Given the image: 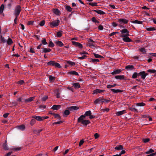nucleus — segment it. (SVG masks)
Here are the masks:
<instances>
[{
	"instance_id": "f257e3e1",
	"label": "nucleus",
	"mask_w": 156,
	"mask_h": 156,
	"mask_svg": "<svg viewBox=\"0 0 156 156\" xmlns=\"http://www.w3.org/2000/svg\"><path fill=\"white\" fill-rule=\"evenodd\" d=\"M21 7L20 5H16L14 12V14L15 16H18L21 11Z\"/></svg>"
},
{
	"instance_id": "f03ea898",
	"label": "nucleus",
	"mask_w": 156,
	"mask_h": 156,
	"mask_svg": "<svg viewBox=\"0 0 156 156\" xmlns=\"http://www.w3.org/2000/svg\"><path fill=\"white\" fill-rule=\"evenodd\" d=\"M118 21L119 23L120 24L119 26L120 27L124 28V27L121 24H124L127 23L128 20L125 19H118Z\"/></svg>"
},
{
	"instance_id": "7ed1b4c3",
	"label": "nucleus",
	"mask_w": 156,
	"mask_h": 156,
	"mask_svg": "<svg viewBox=\"0 0 156 156\" xmlns=\"http://www.w3.org/2000/svg\"><path fill=\"white\" fill-rule=\"evenodd\" d=\"M59 20H56L55 21L51 22L50 23V26L52 28L57 26L59 25Z\"/></svg>"
},
{
	"instance_id": "20e7f679",
	"label": "nucleus",
	"mask_w": 156,
	"mask_h": 156,
	"mask_svg": "<svg viewBox=\"0 0 156 156\" xmlns=\"http://www.w3.org/2000/svg\"><path fill=\"white\" fill-rule=\"evenodd\" d=\"M138 76H141L142 78L144 79L145 78L146 76L148 75L147 73H146L144 71L140 72L138 73Z\"/></svg>"
},
{
	"instance_id": "39448f33",
	"label": "nucleus",
	"mask_w": 156,
	"mask_h": 156,
	"mask_svg": "<svg viewBox=\"0 0 156 156\" xmlns=\"http://www.w3.org/2000/svg\"><path fill=\"white\" fill-rule=\"evenodd\" d=\"M104 102V99L102 97H100L94 101V103L95 104H97L98 103H100L101 102L103 103Z\"/></svg>"
},
{
	"instance_id": "423d86ee",
	"label": "nucleus",
	"mask_w": 156,
	"mask_h": 156,
	"mask_svg": "<svg viewBox=\"0 0 156 156\" xmlns=\"http://www.w3.org/2000/svg\"><path fill=\"white\" fill-rule=\"evenodd\" d=\"M72 43L73 44L75 45V46L76 47H78L80 48H83L82 45L80 43L74 41H72Z\"/></svg>"
},
{
	"instance_id": "0eeeda50",
	"label": "nucleus",
	"mask_w": 156,
	"mask_h": 156,
	"mask_svg": "<svg viewBox=\"0 0 156 156\" xmlns=\"http://www.w3.org/2000/svg\"><path fill=\"white\" fill-rule=\"evenodd\" d=\"M40 51V52L42 53H47L50 52L51 51V49L48 48H41Z\"/></svg>"
},
{
	"instance_id": "6e6552de",
	"label": "nucleus",
	"mask_w": 156,
	"mask_h": 156,
	"mask_svg": "<svg viewBox=\"0 0 156 156\" xmlns=\"http://www.w3.org/2000/svg\"><path fill=\"white\" fill-rule=\"evenodd\" d=\"M32 118L39 121H43V119H44L43 116H39L36 115L32 116Z\"/></svg>"
},
{
	"instance_id": "1a4fd4ad",
	"label": "nucleus",
	"mask_w": 156,
	"mask_h": 156,
	"mask_svg": "<svg viewBox=\"0 0 156 156\" xmlns=\"http://www.w3.org/2000/svg\"><path fill=\"white\" fill-rule=\"evenodd\" d=\"M79 108V107L76 106H72L68 108L69 110L72 111H73L75 110H78Z\"/></svg>"
},
{
	"instance_id": "9d476101",
	"label": "nucleus",
	"mask_w": 156,
	"mask_h": 156,
	"mask_svg": "<svg viewBox=\"0 0 156 156\" xmlns=\"http://www.w3.org/2000/svg\"><path fill=\"white\" fill-rule=\"evenodd\" d=\"M80 122H81V124H83L84 126H87L88 124L90 123V122L89 120L86 119L81 121Z\"/></svg>"
},
{
	"instance_id": "9b49d317",
	"label": "nucleus",
	"mask_w": 156,
	"mask_h": 156,
	"mask_svg": "<svg viewBox=\"0 0 156 156\" xmlns=\"http://www.w3.org/2000/svg\"><path fill=\"white\" fill-rule=\"evenodd\" d=\"M35 98L34 97H30L29 98L25 99L24 100V102L26 103H29L33 101Z\"/></svg>"
},
{
	"instance_id": "f8f14e48",
	"label": "nucleus",
	"mask_w": 156,
	"mask_h": 156,
	"mask_svg": "<svg viewBox=\"0 0 156 156\" xmlns=\"http://www.w3.org/2000/svg\"><path fill=\"white\" fill-rule=\"evenodd\" d=\"M122 72V70L120 69H117L115 70L114 71L111 73V74L113 75L119 74Z\"/></svg>"
},
{
	"instance_id": "ddd939ff",
	"label": "nucleus",
	"mask_w": 156,
	"mask_h": 156,
	"mask_svg": "<svg viewBox=\"0 0 156 156\" xmlns=\"http://www.w3.org/2000/svg\"><path fill=\"white\" fill-rule=\"evenodd\" d=\"M88 41L89 42V46L90 47H91V46L94 47V41L93 40L90 38H89L88 40Z\"/></svg>"
},
{
	"instance_id": "4468645a",
	"label": "nucleus",
	"mask_w": 156,
	"mask_h": 156,
	"mask_svg": "<svg viewBox=\"0 0 156 156\" xmlns=\"http://www.w3.org/2000/svg\"><path fill=\"white\" fill-rule=\"evenodd\" d=\"M86 116L84 115H81L79 118H78L77 119V121L78 122H80L81 121H82L83 120H84V119L85 118Z\"/></svg>"
},
{
	"instance_id": "2eb2a0df",
	"label": "nucleus",
	"mask_w": 156,
	"mask_h": 156,
	"mask_svg": "<svg viewBox=\"0 0 156 156\" xmlns=\"http://www.w3.org/2000/svg\"><path fill=\"white\" fill-rule=\"evenodd\" d=\"M115 78L117 79L123 80L125 79V76L123 75H117L115 76Z\"/></svg>"
},
{
	"instance_id": "dca6fc26",
	"label": "nucleus",
	"mask_w": 156,
	"mask_h": 156,
	"mask_svg": "<svg viewBox=\"0 0 156 156\" xmlns=\"http://www.w3.org/2000/svg\"><path fill=\"white\" fill-rule=\"evenodd\" d=\"M110 90L112 91L114 93H117L119 92H123V90H115L113 89H110Z\"/></svg>"
},
{
	"instance_id": "f3484780",
	"label": "nucleus",
	"mask_w": 156,
	"mask_h": 156,
	"mask_svg": "<svg viewBox=\"0 0 156 156\" xmlns=\"http://www.w3.org/2000/svg\"><path fill=\"white\" fill-rule=\"evenodd\" d=\"M61 107V106L60 105H54L51 108L53 110H58Z\"/></svg>"
},
{
	"instance_id": "a211bd4d",
	"label": "nucleus",
	"mask_w": 156,
	"mask_h": 156,
	"mask_svg": "<svg viewBox=\"0 0 156 156\" xmlns=\"http://www.w3.org/2000/svg\"><path fill=\"white\" fill-rule=\"evenodd\" d=\"M126 113V111L125 110H123L117 112H116V114L117 115L120 116L123 115Z\"/></svg>"
},
{
	"instance_id": "6ab92c4d",
	"label": "nucleus",
	"mask_w": 156,
	"mask_h": 156,
	"mask_svg": "<svg viewBox=\"0 0 156 156\" xmlns=\"http://www.w3.org/2000/svg\"><path fill=\"white\" fill-rule=\"evenodd\" d=\"M125 69L127 70H132L134 69L133 65H128L125 67Z\"/></svg>"
},
{
	"instance_id": "aec40b11",
	"label": "nucleus",
	"mask_w": 156,
	"mask_h": 156,
	"mask_svg": "<svg viewBox=\"0 0 156 156\" xmlns=\"http://www.w3.org/2000/svg\"><path fill=\"white\" fill-rule=\"evenodd\" d=\"M122 40L124 41L125 42H130L132 41V40L128 37H126L123 38H122Z\"/></svg>"
},
{
	"instance_id": "412c9836",
	"label": "nucleus",
	"mask_w": 156,
	"mask_h": 156,
	"mask_svg": "<svg viewBox=\"0 0 156 156\" xmlns=\"http://www.w3.org/2000/svg\"><path fill=\"white\" fill-rule=\"evenodd\" d=\"M93 11L97 13L98 14H100V15H104L105 14V12H103L102 11L100 10H93Z\"/></svg>"
},
{
	"instance_id": "4be33fe9",
	"label": "nucleus",
	"mask_w": 156,
	"mask_h": 156,
	"mask_svg": "<svg viewBox=\"0 0 156 156\" xmlns=\"http://www.w3.org/2000/svg\"><path fill=\"white\" fill-rule=\"evenodd\" d=\"M72 85L76 89L79 88L81 87L79 83H73L72 84Z\"/></svg>"
},
{
	"instance_id": "5701e85b",
	"label": "nucleus",
	"mask_w": 156,
	"mask_h": 156,
	"mask_svg": "<svg viewBox=\"0 0 156 156\" xmlns=\"http://www.w3.org/2000/svg\"><path fill=\"white\" fill-rule=\"evenodd\" d=\"M68 73L69 74L72 75H75L76 76H78L79 74L78 73L76 72L75 71H73L69 72Z\"/></svg>"
},
{
	"instance_id": "b1692460",
	"label": "nucleus",
	"mask_w": 156,
	"mask_h": 156,
	"mask_svg": "<svg viewBox=\"0 0 156 156\" xmlns=\"http://www.w3.org/2000/svg\"><path fill=\"white\" fill-rule=\"evenodd\" d=\"M6 42L8 44L10 45L12 44L13 41L12 39L10 38H9L7 40H6Z\"/></svg>"
},
{
	"instance_id": "393cba45",
	"label": "nucleus",
	"mask_w": 156,
	"mask_h": 156,
	"mask_svg": "<svg viewBox=\"0 0 156 156\" xmlns=\"http://www.w3.org/2000/svg\"><path fill=\"white\" fill-rule=\"evenodd\" d=\"M115 149L117 150H119L123 149V146L122 145H117L115 147Z\"/></svg>"
},
{
	"instance_id": "a878e982",
	"label": "nucleus",
	"mask_w": 156,
	"mask_h": 156,
	"mask_svg": "<svg viewBox=\"0 0 156 156\" xmlns=\"http://www.w3.org/2000/svg\"><path fill=\"white\" fill-rule=\"evenodd\" d=\"M43 129H34L33 130V132L37 134H38L39 133L42 131Z\"/></svg>"
},
{
	"instance_id": "bb28decb",
	"label": "nucleus",
	"mask_w": 156,
	"mask_h": 156,
	"mask_svg": "<svg viewBox=\"0 0 156 156\" xmlns=\"http://www.w3.org/2000/svg\"><path fill=\"white\" fill-rule=\"evenodd\" d=\"M49 82L50 83L53 82L55 79V77L52 76L51 75L49 76Z\"/></svg>"
},
{
	"instance_id": "cd10ccee",
	"label": "nucleus",
	"mask_w": 156,
	"mask_h": 156,
	"mask_svg": "<svg viewBox=\"0 0 156 156\" xmlns=\"http://www.w3.org/2000/svg\"><path fill=\"white\" fill-rule=\"evenodd\" d=\"M121 32L122 34H127L128 33V34H129V31H128L127 29L124 28L122 30Z\"/></svg>"
},
{
	"instance_id": "c85d7f7f",
	"label": "nucleus",
	"mask_w": 156,
	"mask_h": 156,
	"mask_svg": "<svg viewBox=\"0 0 156 156\" xmlns=\"http://www.w3.org/2000/svg\"><path fill=\"white\" fill-rule=\"evenodd\" d=\"M55 43L56 44L58 45L59 46L62 47L63 45V43L60 41H57L55 42Z\"/></svg>"
},
{
	"instance_id": "c756f323",
	"label": "nucleus",
	"mask_w": 156,
	"mask_h": 156,
	"mask_svg": "<svg viewBox=\"0 0 156 156\" xmlns=\"http://www.w3.org/2000/svg\"><path fill=\"white\" fill-rule=\"evenodd\" d=\"M53 12L55 14L57 15H60V11L58 10V9H54Z\"/></svg>"
},
{
	"instance_id": "7c9ffc66",
	"label": "nucleus",
	"mask_w": 156,
	"mask_h": 156,
	"mask_svg": "<svg viewBox=\"0 0 156 156\" xmlns=\"http://www.w3.org/2000/svg\"><path fill=\"white\" fill-rule=\"evenodd\" d=\"M93 54L95 58H104L103 56L99 55L96 54L94 53Z\"/></svg>"
},
{
	"instance_id": "2f4dec72",
	"label": "nucleus",
	"mask_w": 156,
	"mask_h": 156,
	"mask_svg": "<svg viewBox=\"0 0 156 156\" xmlns=\"http://www.w3.org/2000/svg\"><path fill=\"white\" fill-rule=\"evenodd\" d=\"M55 93L56 94V95L57 98H59L60 97V94L59 92V90L58 89L56 90L55 92Z\"/></svg>"
},
{
	"instance_id": "473e14b6",
	"label": "nucleus",
	"mask_w": 156,
	"mask_h": 156,
	"mask_svg": "<svg viewBox=\"0 0 156 156\" xmlns=\"http://www.w3.org/2000/svg\"><path fill=\"white\" fill-rule=\"evenodd\" d=\"M62 31L61 30H60L57 33V36L56 37H61L62 35Z\"/></svg>"
},
{
	"instance_id": "72a5a7b5",
	"label": "nucleus",
	"mask_w": 156,
	"mask_h": 156,
	"mask_svg": "<svg viewBox=\"0 0 156 156\" xmlns=\"http://www.w3.org/2000/svg\"><path fill=\"white\" fill-rule=\"evenodd\" d=\"M55 62L54 61H51L47 63V65L54 66Z\"/></svg>"
},
{
	"instance_id": "f704fd0d",
	"label": "nucleus",
	"mask_w": 156,
	"mask_h": 156,
	"mask_svg": "<svg viewBox=\"0 0 156 156\" xmlns=\"http://www.w3.org/2000/svg\"><path fill=\"white\" fill-rule=\"evenodd\" d=\"M138 73L136 72H134L132 76V78L133 79H136L138 76Z\"/></svg>"
},
{
	"instance_id": "c9c22d12",
	"label": "nucleus",
	"mask_w": 156,
	"mask_h": 156,
	"mask_svg": "<svg viewBox=\"0 0 156 156\" xmlns=\"http://www.w3.org/2000/svg\"><path fill=\"white\" fill-rule=\"evenodd\" d=\"M0 40L3 43H5L6 42V39H5L4 37L2 35L0 36Z\"/></svg>"
},
{
	"instance_id": "e433bc0d",
	"label": "nucleus",
	"mask_w": 156,
	"mask_h": 156,
	"mask_svg": "<svg viewBox=\"0 0 156 156\" xmlns=\"http://www.w3.org/2000/svg\"><path fill=\"white\" fill-rule=\"evenodd\" d=\"M146 30L148 31H153L155 30L156 29L155 27H148L147 28Z\"/></svg>"
},
{
	"instance_id": "4c0bfd02",
	"label": "nucleus",
	"mask_w": 156,
	"mask_h": 156,
	"mask_svg": "<svg viewBox=\"0 0 156 156\" xmlns=\"http://www.w3.org/2000/svg\"><path fill=\"white\" fill-rule=\"evenodd\" d=\"M66 9L68 11L71 12L72 11V8L70 6L67 5L66 6Z\"/></svg>"
},
{
	"instance_id": "58836bf2",
	"label": "nucleus",
	"mask_w": 156,
	"mask_h": 156,
	"mask_svg": "<svg viewBox=\"0 0 156 156\" xmlns=\"http://www.w3.org/2000/svg\"><path fill=\"white\" fill-rule=\"evenodd\" d=\"M3 148L5 150H8V147L7 144L6 143H4L3 145Z\"/></svg>"
},
{
	"instance_id": "ea45409f",
	"label": "nucleus",
	"mask_w": 156,
	"mask_h": 156,
	"mask_svg": "<svg viewBox=\"0 0 156 156\" xmlns=\"http://www.w3.org/2000/svg\"><path fill=\"white\" fill-rule=\"evenodd\" d=\"M18 128L19 129L23 131L25 129V126L24 125H21L19 126Z\"/></svg>"
},
{
	"instance_id": "a19ab883",
	"label": "nucleus",
	"mask_w": 156,
	"mask_h": 156,
	"mask_svg": "<svg viewBox=\"0 0 156 156\" xmlns=\"http://www.w3.org/2000/svg\"><path fill=\"white\" fill-rule=\"evenodd\" d=\"M119 34H120V37H121L125 38L126 37H128L129 36V34L128 33L126 34H121L119 33Z\"/></svg>"
},
{
	"instance_id": "79ce46f5",
	"label": "nucleus",
	"mask_w": 156,
	"mask_h": 156,
	"mask_svg": "<svg viewBox=\"0 0 156 156\" xmlns=\"http://www.w3.org/2000/svg\"><path fill=\"white\" fill-rule=\"evenodd\" d=\"M132 23H133L138 24H141L142 23V21H138L137 20H136L133 21H132Z\"/></svg>"
},
{
	"instance_id": "37998d69",
	"label": "nucleus",
	"mask_w": 156,
	"mask_h": 156,
	"mask_svg": "<svg viewBox=\"0 0 156 156\" xmlns=\"http://www.w3.org/2000/svg\"><path fill=\"white\" fill-rule=\"evenodd\" d=\"M91 114V112L90 110L86 111L85 113V115L87 116H88Z\"/></svg>"
},
{
	"instance_id": "c03bdc74",
	"label": "nucleus",
	"mask_w": 156,
	"mask_h": 156,
	"mask_svg": "<svg viewBox=\"0 0 156 156\" xmlns=\"http://www.w3.org/2000/svg\"><path fill=\"white\" fill-rule=\"evenodd\" d=\"M117 86V84H114L113 85H108L107 86V88H111L113 87H115L116 86Z\"/></svg>"
},
{
	"instance_id": "a18cd8bd",
	"label": "nucleus",
	"mask_w": 156,
	"mask_h": 156,
	"mask_svg": "<svg viewBox=\"0 0 156 156\" xmlns=\"http://www.w3.org/2000/svg\"><path fill=\"white\" fill-rule=\"evenodd\" d=\"M36 119H32L31 121H30V124L31 125L33 126L34 124L36 122L35 120Z\"/></svg>"
},
{
	"instance_id": "49530a36",
	"label": "nucleus",
	"mask_w": 156,
	"mask_h": 156,
	"mask_svg": "<svg viewBox=\"0 0 156 156\" xmlns=\"http://www.w3.org/2000/svg\"><path fill=\"white\" fill-rule=\"evenodd\" d=\"M67 63L68 64L70 65L71 66H74L75 65V62H72V61H68L67 62Z\"/></svg>"
},
{
	"instance_id": "de8ad7c7",
	"label": "nucleus",
	"mask_w": 156,
	"mask_h": 156,
	"mask_svg": "<svg viewBox=\"0 0 156 156\" xmlns=\"http://www.w3.org/2000/svg\"><path fill=\"white\" fill-rule=\"evenodd\" d=\"M140 51L142 52L143 54H145L146 52L145 49L144 48H142L139 49Z\"/></svg>"
},
{
	"instance_id": "09e8293b",
	"label": "nucleus",
	"mask_w": 156,
	"mask_h": 156,
	"mask_svg": "<svg viewBox=\"0 0 156 156\" xmlns=\"http://www.w3.org/2000/svg\"><path fill=\"white\" fill-rule=\"evenodd\" d=\"M90 62H99L100 61V60L98 59H92V58H90Z\"/></svg>"
},
{
	"instance_id": "8fccbe9b",
	"label": "nucleus",
	"mask_w": 156,
	"mask_h": 156,
	"mask_svg": "<svg viewBox=\"0 0 156 156\" xmlns=\"http://www.w3.org/2000/svg\"><path fill=\"white\" fill-rule=\"evenodd\" d=\"M4 6L3 4H2L0 7V13L3 12L4 10Z\"/></svg>"
},
{
	"instance_id": "3c124183",
	"label": "nucleus",
	"mask_w": 156,
	"mask_h": 156,
	"mask_svg": "<svg viewBox=\"0 0 156 156\" xmlns=\"http://www.w3.org/2000/svg\"><path fill=\"white\" fill-rule=\"evenodd\" d=\"M42 44L46 45L48 44L47 42L46 41V40L45 38H43V40L41 41Z\"/></svg>"
},
{
	"instance_id": "603ef678",
	"label": "nucleus",
	"mask_w": 156,
	"mask_h": 156,
	"mask_svg": "<svg viewBox=\"0 0 156 156\" xmlns=\"http://www.w3.org/2000/svg\"><path fill=\"white\" fill-rule=\"evenodd\" d=\"M53 116L55 118H58L59 119V120H60L61 119V117L59 115H58V114H55V113H54Z\"/></svg>"
},
{
	"instance_id": "864d4df0",
	"label": "nucleus",
	"mask_w": 156,
	"mask_h": 156,
	"mask_svg": "<svg viewBox=\"0 0 156 156\" xmlns=\"http://www.w3.org/2000/svg\"><path fill=\"white\" fill-rule=\"evenodd\" d=\"M145 105V104L143 102L138 103L136 104V105L138 106H144Z\"/></svg>"
},
{
	"instance_id": "5fc2aeb1",
	"label": "nucleus",
	"mask_w": 156,
	"mask_h": 156,
	"mask_svg": "<svg viewBox=\"0 0 156 156\" xmlns=\"http://www.w3.org/2000/svg\"><path fill=\"white\" fill-rule=\"evenodd\" d=\"M147 72L151 73H156V70L155 69H149L147 70Z\"/></svg>"
},
{
	"instance_id": "6e6d98bb",
	"label": "nucleus",
	"mask_w": 156,
	"mask_h": 156,
	"mask_svg": "<svg viewBox=\"0 0 156 156\" xmlns=\"http://www.w3.org/2000/svg\"><path fill=\"white\" fill-rule=\"evenodd\" d=\"M54 66H55V67H57L58 68H61V66L58 63L56 62H55Z\"/></svg>"
},
{
	"instance_id": "4d7b16f0",
	"label": "nucleus",
	"mask_w": 156,
	"mask_h": 156,
	"mask_svg": "<svg viewBox=\"0 0 156 156\" xmlns=\"http://www.w3.org/2000/svg\"><path fill=\"white\" fill-rule=\"evenodd\" d=\"M129 109L133 112H138V110L137 109L133 107H131L129 108Z\"/></svg>"
},
{
	"instance_id": "13d9d810",
	"label": "nucleus",
	"mask_w": 156,
	"mask_h": 156,
	"mask_svg": "<svg viewBox=\"0 0 156 156\" xmlns=\"http://www.w3.org/2000/svg\"><path fill=\"white\" fill-rule=\"evenodd\" d=\"M97 3L96 2H94L93 3H88V4L89 5H90L92 6H97Z\"/></svg>"
},
{
	"instance_id": "bf43d9fd",
	"label": "nucleus",
	"mask_w": 156,
	"mask_h": 156,
	"mask_svg": "<svg viewBox=\"0 0 156 156\" xmlns=\"http://www.w3.org/2000/svg\"><path fill=\"white\" fill-rule=\"evenodd\" d=\"M69 113L70 112L69 111V110H65L64 113V114L66 116L68 115Z\"/></svg>"
},
{
	"instance_id": "052dcab7",
	"label": "nucleus",
	"mask_w": 156,
	"mask_h": 156,
	"mask_svg": "<svg viewBox=\"0 0 156 156\" xmlns=\"http://www.w3.org/2000/svg\"><path fill=\"white\" fill-rule=\"evenodd\" d=\"M100 90L99 89H96L95 90H94L93 91V94H97L98 93H100Z\"/></svg>"
},
{
	"instance_id": "680f3d73",
	"label": "nucleus",
	"mask_w": 156,
	"mask_h": 156,
	"mask_svg": "<svg viewBox=\"0 0 156 156\" xmlns=\"http://www.w3.org/2000/svg\"><path fill=\"white\" fill-rule=\"evenodd\" d=\"M154 152V151L152 149H150L149 151H146L145 152V153L146 154H149Z\"/></svg>"
},
{
	"instance_id": "e2e57ef3",
	"label": "nucleus",
	"mask_w": 156,
	"mask_h": 156,
	"mask_svg": "<svg viewBox=\"0 0 156 156\" xmlns=\"http://www.w3.org/2000/svg\"><path fill=\"white\" fill-rule=\"evenodd\" d=\"M55 45L54 43L51 41H50L49 44L48 45V47H53Z\"/></svg>"
},
{
	"instance_id": "0e129e2a",
	"label": "nucleus",
	"mask_w": 156,
	"mask_h": 156,
	"mask_svg": "<svg viewBox=\"0 0 156 156\" xmlns=\"http://www.w3.org/2000/svg\"><path fill=\"white\" fill-rule=\"evenodd\" d=\"M119 34V33L118 32H112V33L109 34V37H111V36H112L115 35V34Z\"/></svg>"
},
{
	"instance_id": "69168bd1",
	"label": "nucleus",
	"mask_w": 156,
	"mask_h": 156,
	"mask_svg": "<svg viewBox=\"0 0 156 156\" xmlns=\"http://www.w3.org/2000/svg\"><path fill=\"white\" fill-rule=\"evenodd\" d=\"M17 83L20 85H23L24 83V81L23 80H20Z\"/></svg>"
},
{
	"instance_id": "338daca9",
	"label": "nucleus",
	"mask_w": 156,
	"mask_h": 156,
	"mask_svg": "<svg viewBox=\"0 0 156 156\" xmlns=\"http://www.w3.org/2000/svg\"><path fill=\"white\" fill-rule=\"evenodd\" d=\"M91 20L94 23H99V22L98 21L96 20V18L95 17H93L92 18Z\"/></svg>"
},
{
	"instance_id": "774afa93",
	"label": "nucleus",
	"mask_w": 156,
	"mask_h": 156,
	"mask_svg": "<svg viewBox=\"0 0 156 156\" xmlns=\"http://www.w3.org/2000/svg\"><path fill=\"white\" fill-rule=\"evenodd\" d=\"M150 141V139L149 138L144 139L143 140V141L145 143L148 142Z\"/></svg>"
}]
</instances>
